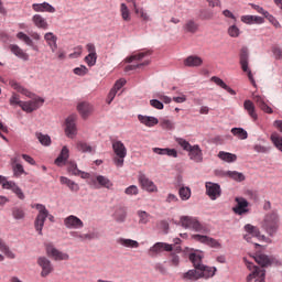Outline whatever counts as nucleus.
I'll return each instance as SVG.
<instances>
[{"label": "nucleus", "instance_id": "nucleus-2", "mask_svg": "<svg viewBox=\"0 0 282 282\" xmlns=\"http://www.w3.org/2000/svg\"><path fill=\"white\" fill-rule=\"evenodd\" d=\"M33 208H36L39 210V214L34 221V228L39 235H43V226H45V219H50V221H54V217L50 215V212L43 204H35Z\"/></svg>", "mask_w": 282, "mask_h": 282}, {"label": "nucleus", "instance_id": "nucleus-36", "mask_svg": "<svg viewBox=\"0 0 282 282\" xmlns=\"http://www.w3.org/2000/svg\"><path fill=\"white\" fill-rule=\"evenodd\" d=\"M212 82L215 83V85H218V87H221V89H225V91H228V94H230L231 96H237V91L227 86L221 78L213 76Z\"/></svg>", "mask_w": 282, "mask_h": 282}, {"label": "nucleus", "instance_id": "nucleus-56", "mask_svg": "<svg viewBox=\"0 0 282 282\" xmlns=\"http://www.w3.org/2000/svg\"><path fill=\"white\" fill-rule=\"evenodd\" d=\"M198 29L199 25L195 23V21L193 20L187 21L185 24L186 32H191L192 34H195V32H197Z\"/></svg>", "mask_w": 282, "mask_h": 282}, {"label": "nucleus", "instance_id": "nucleus-17", "mask_svg": "<svg viewBox=\"0 0 282 282\" xmlns=\"http://www.w3.org/2000/svg\"><path fill=\"white\" fill-rule=\"evenodd\" d=\"M90 184H93V186H96V184H98L101 188H108V189L113 188V182H111L109 177L102 176V175H97L93 177L90 180Z\"/></svg>", "mask_w": 282, "mask_h": 282}, {"label": "nucleus", "instance_id": "nucleus-63", "mask_svg": "<svg viewBox=\"0 0 282 282\" xmlns=\"http://www.w3.org/2000/svg\"><path fill=\"white\" fill-rule=\"evenodd\" d=\"M126 195H138L140 193V189H138V186L130 185L124 189Z\"/></svg>", "mask_w": 282, "mask_h": 282}, {"label": "nucleus", "instance_id": "nucleus-55", "mask_svg": "<svg viewBox=\"0 0 282 282\" xmlns=\"http://www.w3.org/2000/svg\"><path fill=\"white\" fill-rule=\"evenodd\" d=\"M77 150L82 151V153H91L93 148L87 142L78 141Z\"/></svg>", "mask_w": 282, "mask_h": 282}, {"label": "nucleus", "instance_id": "nucleus-31", "mask_svg": "<svg viewBox=\"0 0 282 282\" xmlns=\"http://www.w3.org/2000/svg\"><path fill=\"white\" fill-rule=\"evenodd\" d=\"M204 63V59L197 55H191L184 61L186 67H199Z\"/></svg>", "mask_w": 282, "mask_h": 282}, {"label": "nucleus", "instance_id": "nucleus-35", "mask_svg": "<svg viewBox=\"0 0 282 282\" xmlns=\"http://www.w3.org/2000/svg\"><path fill=\"white\" fill-rule=\"evenodd\" d=\"M59 182L61 184H64L65 186H67L69 188V191H72L73 193H78V191H80V187L78 186V184L65 176H61L59 177Z\"/></svg>", "mask_w": 282, "mask_h": 282}, {"label": "nucleus", "instance_id": "nucleus-1", "mask_svg": "<svg viewBox=\"0 0 282 282\" xmlns=\"http://www.w3.org/2000/svg\"><path fill=\"white\" fill-rule=\"evenodd\" d=\"M281 224V218H279V213L273 210L264 215L261 223V227L269 235V237H274L279 231V226Z\"/></svg>", "mask_w": 282, "mask_h": 282}, {"label": "nucleus", "instance_id": "nucleus-41", "mask_svg": "<svg viewBox=\"0 0 282 282\" xmlns=\"http://www.w3.org/2000/svg\"><path fill=\"white\" fill-rule=\"evenodd\" d=\"M218 158L219 160H223V162H228V163L237 162V154L229 153V152L220 151L218 153Z\"/></svg>", "mask_w": 282, "mask_h": 282}, {"label": "nucleus", "instance_id": "nucleus-37", "mask_svg": "<svg viewBox=\"0 0 282 282\" xmlns=\"http://www.w3.org/2000/svg\"><path fill=\"white\" fill-rule=\"evenodd\" d=\"M68 159H69V149H67V147H63L59 155L57 156V160H55V164L57 166H63V164H65V162H67Z\"/></svg>", "mask_w": 282, "mask_h": 282}, {"label": "nucleus", "instance_id": "nucleus-19", "mask_svg": "<svg viewBox=\"0 0 282 282\" xmlns=\"http://www.w3.org/2000/svg\"><path fill=\"white\" fill-rule=\"evenodd\" d=\"M77 111L84 120H87V118H89L94 111V106L87 101H82L77 105Z\"/></svg>", "mask_w": 282, "mask_h": 282}, {"label": "nucleus", "instance_id": "nucleus-49", "mask_svg": "<svg viewBox=\"0 0 282 282\" xmlns=\"http://www.w3.org/2000/svg\"><path fill=\"white\" fill-rule=\"evenodd\" d=\"M12 217L18 220L25 219V210L22 207H13Z\"/></svg>", "mask_w": 282, "mask_h": 282}, {"label": "nucleus", "instance_id": "nucleus-64", "mask_svg": "<svg viewBox=\"0 0 282 282\" xmlns=\"http://www.w3.org/2000/svg\"><path fill=\"white\" fill-rule=\"evenodd\" d=\"M68 172H70L72 175H80V170H78V165H76V163H69Z\"/></svg>", "mask_w": 282, "mask_h": 282}, {"label": "nucleus", "instance_id": "nucleus-40", "mask_svg": "<svg viewBox=\"0 0 282 282\" xmlns=\"http://www.w3.org/2000/svg\"><path fill=\"white\" fill-rule=\"evenodd\" d=\"M147 56H151V51H143L140 53H135L126 58V63H133V61H142V58H147Z\"/></svg>", "mask_w": 282, "mask_h": 282}, {"label": "nucleus", "instance_id": "nucleus-59", "mask_svg": "<svg viewBox=\"0 0 282 282\" xmlns=\"http://www.w3.org/2000/svg\"><path fill=\"white\" fill-rule=\"evenodd\" d=\"M175 142H177V144H178L180 147H182V149H183L184 151H187V152H188V150H191L192 147H193V145H191V143H189L188 141H186L185 139H182V138H176V139H175Z\"/></svg>", "mask_w": 282, "mask_h": 282}, {"label": "nucleus", "instance_id": "nucleus-61", "mask_svg": "<svg viewBox=\"0 0 282 282\" xmlns=\"http://www.w3.org/2000/svg\"><path fill=\"white\" fill-rule=\"evenodd\" d=\"M170 264L174 268H177L180 265V256H177V253H170Z\"/></svg>", "mask_w": 282, "mask_h": 282}, {"label": "nucleus", "instance_id": "nucleus-46", "mask_svg": "<svg viewBox=\"0 0 282 282\" xmlns=\"http://www.w3.org/2000/svg\"><path fill=\"white\" fill-rule=\"evenodd\" d=\"M226 175L227 177L235 180V182H243L246 180V176L243 175V173L237 172V171H227Z\"/></svg>", "mask_w": 282, "mask_h": 282}, {"label": "nucleus", "instance_id": "nucleus-10", "mask_svg": "<svg viewBox=\"0 0 282 282\" xmlns=\"http://www.w3.org/2000/svg\"><path fill=\"white\" fill-rule=\"evenodd\" d=\"M192 239H194V241H198V243H204L209 248H221V243L217 241V239L210 238L206 235H192Z\"/></svg>", "mask_w": 282, "mask_h": 282}, {"label": "nucleus", "instance_id": "nucleus-33", "mask_svg": "<svg viewBox=\"0 0 282 282\" xmlns=\"http://www.w3.org/2000/svg\"><path fill=\"white\" fill-rule=\"evenodd\" d=\"M113 219L118 224H123L127 220V207H118L113 213Z\"/></svg>", "mask_w": 282, "mask_h": 282}, {"label": "nucleus", "instance_id": "nucleus-57", "mask_svg": "<svg viewBox=\"0 0 282 282\" xmlns=\"http://www.w3.org/2000/svg\"><path fill=\"white\" fill-rule=\"evenodd\" d=\"M9 102L12 107L18 105L19 107H21V109H23L24 101H21V97H19L18 94H13L9 99Z\"/></svg>", "mask_w": 282, "mask_h": 282}, {"label": "nucleus", "instance_id": "nucleus-28", "mask_svg": "<svg viewBox=\"0 0 282 282\" xmlns=\"http://www.w3.org/2000/svg\"><path fill=\"white\" fill-rule=\"evenodd\" d=\"M32 22L35 28H39L40 30H47V28H50L47 20H45V18H43L41 14H34L32 17Z\"/></svg>", "mask_w": 282, "mask_h": 282}, {"label": "nucleus", "instance_id": "nucleus-32", "mask_svg": "<svg viewBox=\"0 0 282 282\" xmlns=\"http://www.w3.org/2000/svg\"><path fill=\"white\" fill-rule=\"evenodd\" d=\"M200 274V279H210L217 272V268L206 267L203 264L202 268L198 269Z\"/></svg>", "mask_w": 282, "mask_h": 282}, {"label": "nucleus", "instance_id": "nucleus-51", "mask_svg": "<svg viewBox=\"0 0 282 282\" xmlns=\"http://www.w3.org/2000/svg\"><path fill=\"white\" fill-rule=\"evenodd\" d=\"M36 138H37L39 142H41L43 144V147H50V144H52V139L47 134L37 132Z\"/></svg>", "mask_w": 282, "mask_h": 282}, {"label": "nucleus", "instance_id": "nucleus-20", "mask_svg": "<svg viewBox=\"0 0 282 282\" xmlns=\"http://www.w3.org/2000/svg\"><path fill=\"white\" fill-rule=\"evenodd\" d=\"M20 162L21 159L19 156H13L10 160L11 169L15 177H21V175H24L25 173V170L23 169V165L20 164Z\"/></svg>", "mask_w": 282, "mask_h": 282}, {"label": "nucleus", "instance_id": "nucleus-29", "mask_svg": "<svg viewBox=\"0 0 282 282\" xmlns=\"http://www.w3.org/2000/svg\"><path fill=\"white\" fill-rule=\"evenodd\" d=\"M3 188H7L9 191H12V193H15L19 199H25V194H23V191L20 189L19 185L12 182H6L3 183Z\"/></svg>", "mask_w": 282, "mask_h": 282}, {"label": "nucleus", "instance_id": "nucleus-16", "mask_svg": "<svg viewBox=\"0 0 282 282\" xmlns=\"http://www.w3.org/2000/svg\"><path fill=\"white\" fill-rule=\"evenodd\" d=\"M86 50L89 54L85 57V63L88 65V67H94V65H96V61H98L96 45H94V43H88L86 45Z\"/></svg>", "mask_w": 282, "mask_h": 282}, {"label": "nucleus", "instance_id": "nucleus-39", "mask_svg": "<svg viewBox=\"0 0 282 282\" xmlns=\"http://www.w3.org/2000/svg\"><path fill=\"white\" fill-rule=\"evenodd\" d=\"M202 259H204V256L202 253H191L189 254V261H192L195 270H199L204 264H202Z\"/></svg>", "mask_w": 282, "mask_h": 282}, {"label": "nucleus", "instance_id": "nucleus-24", "mask_svg": "<svg viewBox=\"0 0 282 282\" xmlns=\"http://www.w3.org/2000/svg\"><path fill=\"white\" fill-rule=\"evenodd\" d=\"M32 10H34V12H50L51 14H54V12H56V8L50 4V2L33 3Z\"/></svg>", "mask_w": 282, "mask_h": 282}, {"label": "nucleus", "instance_id": "nucleus-7", "mask_svg": "<svg viewBox=\"0 0 282 282\" xmlns=\"http://www.w3.org/2000/svg\"><path fill=\"white\" fill-rule=\"evenodd\" d=\"M36 263L37 265H40V268H42V271H41L42 279L50 276V274L54 272V265H52V261H50V259H47L46 257L37 258Z\"/></svg>", "mask_w": 282, "mask_h": 282}, {"label": "nucleus", "instance_id": "nucleus-44", "mask_svg": "<svg viewBox=\"0 0 282 282\" xmlns=\"http://www.w3.org/2000/svg\"><path fill=\"white\" fill-rule=\"evenodd\" d=\"M271 142L274 144L275 149L278 151H281L282 153V137L279 134V132H273L270 137Z\"/></svg>", "mask_w": 282, "mask_h": 282}, {"label": "nucleus", "instance_id": "nucleus-14", "mask_svg": "<svg viewBox=\"0 0 282 282\" xmlns=\"http://www.w3.org/2000/svg\"><path fill=\"white\" fill-rule=\"evenodd\" d=\"M64 226L68 229L80 230V228L85 227V223L77 216L70 215L64 219Z\"/></svg>", "mask_w": 282, "mask_h": 282}, {"label": "nucleus", "instance_id": "nucleus-8", "mask_svg": "<svg viewBox=\"0 0 282 282\" xmlns=\"http://www.w3.org/2000/svg\"><path fill=\"white\" fill-rule=\"evenodd\" d=\"M162 252H173V245L156 242L148 251L150 257H158Z\"/></svg>", "mask_w": 282, "mask_h": 282}, {"label": "nucleus", "instance_id": "nucleus-9", "mask_svg": "<svg viewBox=\"0 0 282 282\" xmlns=\"http://www.w3.org/2000/svg\"><path fill=\"white\" fill-rule=\"evenodd\" d=\"M44 102H45V99L41 97H36L29 101H24V104H22V111H25L26 113H32V111H36V109H41Z\"/></svg>", "mask_w": 282, "mask_h": 282}, {"label": "nucleus", "instance_id": "nucleus-22", "mask_svg": "<svg viewBox=\"0 0 282 282\" xmlns=\"http://www.w3.org/2000/svg\"><path fill=\"white\" fill-rule=\"evenodd\" d=\"M188 158L189 160H193V162H204V153L202 152V148H199L198 144L193 145L192 149L188 150Z\"/></svg>", "mask_w": 282, "mask_h": 282}, {"label": "nucleus", "instance_id": "nucleus-47", "mask_svg": "<svg viewBox=\"0 0 282 282\" xmlns=\"http://www.w3.org/2000/svg\"><path fill=\"white\" fill-rule=\"evenodd\" d=\"M120 14L121 19H123L124 21H131V11L129 10V7H127L126 3L120 4Z\"/></svg>", "mask_w": 282, "mask_h": 282}, {"label": "nucleus", "instance_id": "nucleus-54", "mask_svg": "<svg viewBox=\"0 0 282 282\" xmlns=\"http://www.w3.org/2000/svg\"><path fill=\"white\" fill-rule=\"evenodd\" d=\"M133 9L135 14H138L140 17V19H142V21H149V14H147V12H144V9H140L138 8V3H132Z\"/></svg>", "mask_w": 282, "mask_h": 282}, {"label": "nucleus", "instance_id": "nucleus-42", "mask_svg": "<svg viewBox=\"0 0 282 282\" xmlns=\"http://www.w3.org/2000/svg\"><path fill=\"white\" fill-rule=\"evenodd\" d=\"M183 279H186L187 281H197L202 279V273H199V270H189L186 273L183 274Z\"/></svg>", "mask_w": 282, "mask_h": 282}, {"label": "nucleus", "instance_id": "nucleus-13", "mask_svg": "<svg viewBox=\"0 0 282 282\" xmlns=\"http://www.w3.org/2000/svg\"><path fill=\"white\" fill-rule=\"evenodd\" d=\"M205 188H206V195H208V197L212 200H215L218 197H221V186H219V184L207 182L205 183Z\"/></svg>", "mask_w": 282, "mask_h": 282}, {"label": "nucleus", "instance_id": "nucleus-6", "mask_svg": "<svg viewBox=\"0 0 282 282\" xmlns=\"http://www.w3.org/2000/svg\"><path fill=\"white\" fill-rule=\"evenodd\" d=\"M46 254L51 259H54V261H69V254L63 253V251H59L54 247L52 243H46Z\"/></svg>", "mask_w": 282, "mask_h": 282}, {"label": "nucleus", "instance_id": "nucleus-58", "mask_svg": "<svg viewBox=\"0 0 282 282\" xmlns=\"http://www.w3.org/2000/svg\"><path fill=\"white\" fill-rule=\"evenodd\" d=\"M73 73L76 76H87V74H89V68L85 65H80L79 67L74 68Z\"/></svg>", "mask_w": 282, "mask_h": 282}, {"label": "nucleus", "instance_id": "nucleus-21", "mask_svg": "<svg viewBox=\"0 0 282 282\" xmlns=\"http://www.w3.org/2000/svg\"><path fill=\"white\" fill-rule=\"evenodd\" d=\"M44 41L48 45L51 52L54 54L58 50V37L52 32L44 34Z\"/></svg>", "mask_w": 282, "mask_h": 282}, {"label": "nucleus", "instance_id": "nucleus-15", "mask_svg": "<svg viewBox=\"0 0 282 282\" xmlns=\"http://www.w3.org/2000/svg\"><path fill=\"white\" fill-rule=\"evenodd\" d=\"M139 184L143 191H148V193H158V186L153 181L148 178L144 174L139 175Z\"/></svg>", "mask_w": 282, "mask_h": 282}, {"label": "nucleus", "instance_id": "nucleus-62", "mask_svg": "<svg viewBox=\"0 0 282 282\" xmlns=\"http://www.w3.org/2000/svg\"><path fill=\"white\" fill-rule=\"evenodd\" d=\"M161 127L162 129H167L169 131H171L172 129H175V124L173 123V121L169 119L161 120Z\"/></svg>", "mask_w": 282, "mask_h": 282}, {"label": "nucleus", "instance_id": "nucleus-48", "mask_svg": "<svg viewBox=\"0 0 282 282\" xmlns=\"http://www.w3.org/2000/svg\"><path fill=\"white\" fill-rule=\"evenodd\" d=\"M73 237H76L77 239L82 241H91V239H96V235L94 234H80L78 231L72 232Z\"/></svg>", "mask_w": 282, "mask_h": 282}, {"label": "nucleus", "instance_id": "nucleus-12", "mask_svg": "<svg viewBox=\"0 0 282 282\" xmlns=\"http://www.w3.org/2000/svg\"><path fill=\"white\" fill-rule=\"evenodd\" d=\"M236 206L232 208V212L235 215H247V213H250V209L248 207L250 206V203L247 202L243 197H236L235 198Z\"/></svg>", "mask_w": 282, "mask_h": 282}, {"label": "nucleus", "instance_id": "nucleus-43", "mask_svg": "<svg viewBox=\"0 0 282 282\" xmlns=\"http://www.w3.org/2000/svg\"><path fill=\"white\" fill-rule=\"evenodd\" d=\"M0 252H3L8 259L17 258L14 252H12V250H10V247H8V245H6V242L1 238H0Z\"/></svg>", "mask_w": 282, "mask_h": 282}, {"label": "nucleus", "instance_id": "nucleus-18", "mask_svg": "<svg viewBox=\"0 0 282 282\" xmlns=\"http://www.w3.org/2000/svg\"><path fill=\"white\" fill-rule=\"evenodd\" d=\"M265 282V269L253 265V271L247 276V282Z\"/></svg>", "mask_w": 282, "mask_h": 282}, {"label": "nucleus", "instance_id": "nucleus-3", "mask_svg": "<svg viewBox=\"0 0 282 282\" xmlns=\"http://www.w3.org/2000/svg\"><path fill=\"white\" fill-rule=\"evenodd\" d=\"M112 151L115 156L112 162L117 169H122L124 166V159L127 158V147L120 140H112Z\"/></svg>", "mask_w": 282, "mask_h": 282}, {"label": "nucleus", "instance_id": "nucleus-34", "mask_svg": "<svg viewBox=\"0 0 282 282\" xmlns=\"http://www.w3.org/2000/svg\"><path fill=\"white\" fill-rule=\"evenodd\" d=\"M117 243L123 248H140V242L133 239L118 238Z\"/></svg>", "mask_w": 282, "mask_h": 282}, {"label": "nucleus", "instance_id": "nucleus-30", "mask_svg": "<svg viewBox=\"0 0 282 282\" xmlns=\"http://www.w3.org/2000/svg\"><path fill=\"white\" fill-rule=\"evenodd\" d=\"M138 120L141 122V124H144L145 127H155L160 122L158 118L155 117H149L143 115H138Z\"/></svg>", "mask_w": 282, "mask_h": 282}, {"label": "nucleus", "instance_id": "nucleus-4", "mask_svg": "<svg viewBox=\"0 0 282 282\" xmlns=\"http://www.w3.org/2000/svg\"><path fill=\"white\" fill-rule=\"evenodd\" d=\"M181 226L183 228H191L192 230H195V232H202L203 235H208V232H210L206 226L197 220V218L191 216H182Z\"/></svg>", "mask_w": 282, "mask_h": 282}, {"label": "nucleus", "instance_id": "nucleus-52", "mask_svg": "<svg viewBox=\"0 0 282 282\" xmlns=\"http://www.w3.org/2000/svg\"><path fill=\"white\" fill-rule=\"evenodd\" d=\"M17 39H19V41H23V43H25V45H29V47L34 46V41H32L28 34L23 33V32H19L17 34Z\"/></svg>", "mask_w": 282, "mask_h": 282}, {"label": "nucleus", "instance_id": "nucleus-38", "mask_svg": "<svg viewBox=\"0 0 282 282\" xmlns=\"http://www.w3.org/2000/svg\"><path fill=\"white\" fill-rule=\"evenodd\" d=\"M245 230L248 232V235H245L246 241H250L251 237H259L261 235L259 229L250 224L245 226Z\"/></svg>", "mask_w": 282, "mask_h": 282}, {"label": "nucleus", "instance_id": "nucleus-45", "mask_svg": "<svg viewBox=\"0 0 282 282\" xmlns=\"http://www.w3.org/2000/svg\"><path fill=\"white\" fill-rule=\"evenodd\" d=\"M231 133L236 138H239V140H248V131H246L243 128H232Z\"/></svg>", "mask_w": 282, "mask_h": 282}, {"label": "nucleus", "instance_id": "nucleus-50", "mask_svg": "<svg viewBox=\"0 0 282 282\" xmlns=\"http://www.w3.org/2000/svg\"><path fill=\"white\" fill-rule=\"evenodd\" d=\"M227 34L231 37V39H239L240 34H241V30L238 29V26L236 24H231L228 30H227Z\"/></svg>", "mask_w": 282, "mask_h": 282}, {"label": "nucleus", "instance_id": "nucleus-53", "mask_svg": "<svg viewBox=\"0 0 282 282\" xmlns=\"http://www.w3.org/2000/svg\"><path fill=\"white\" fill-rule=\"evenodd\" d=\"M178 195L183 202H187V199H191V188L189 187H181L178 189Z\"/></svg>", "mask_w": 282, "mask_h": 282}, {"label": "nucleus", "instance_id": "nucleus-27", "mask_svg": "<svg viewBox=\"0 0 282 282\" xmlns=\"http://www.w3.org/2000/svg\"><path fill=\"white\" fill-rule=\"evenodd\" d=\"M254 261H257L258 265H261V268H268V265H272L274 259L265 256L264 253H258L254 257Z\"/></svg>", "mask_w": 282, "mask_h": 282}, {"label": "nucleus", "instance_id": "nucleus-25", "mask_svg": "<svg viewBox=\"0 0 282 282\" xmlns=\"http://www.w3.org/2000/svg\"><path fill=\"white\" fill-rule=\"evenodd\" d=\"M253 101L256 102L257 107L264 111V113H274L272 108L265 104V99L259 95L253 96Z\"/></svg>", "mask_w": 282, "mask_h": 282}, {"label": "nucleus", "instance_id": "nucleus-11", "mask_svg": "<svg viewBox=\"0 0 282 282\" xmlns=\"http://www.w3.org/2000/svg\"><path fill=\"white\" fill-rule=\"evenodd\" d=\"M76 120H78L77 115H70L66 120H65V133L67 138H74L77 133L76 129Z\"/></svg>", "mask_w": 282, "mask_h": 282}, {"label": "nucleus", "instance_id": "nucleus-5", "mask_svg": "<svg viewBox=\"0 0 282 282\" xmlns=\"http://www.w3.org/2000/svg\"><path fill=\"white\" fill-rule=\"evenodd\" d=\"M249 54H248V47H242L240 50V66L242 72L248 75V78L252 85H254V76H252V70L248 67L249 63Z\"/></svg>", "mask_w": 282, "mask_h": 282}, {"label": "nucleus", "instance_id": "nucleus-23", "mask_svg": "<svg viewBox=\"0 0 282 282\" xmlns=\"http://www.w3.org/2000/svg\"><path fill=\"white\" fill-rule=\"evenodd\" d=\"M243 109L247 111L248 116L251 118V120H253V122L259 120V115H257V107H254V102H252V100H245Z\"/></svg>", "mask_w": 282, "mask_h": 282}, {"label": "nucleus", "instance_id": "nucleus-26", "mask_svg": "<svg viewBox=\"0 0 282 282\" xmlns=\"http://www.w3.org/2000/svg\"><path fill=\"white\" fill-rule=\"evenodd\" d=\"M9 50L17 56L18 58H21L22 61H30V55L23 51V48H20L17 44H11L9 46Z\"/></svg>", "mask_w": 282, "mask_h": 282}, {"label": "nucleus", "instance_id": "nucleus-60", "mask_svg": "<svg viewBox=\"0 0 282 282\" xmlns=\"http://www.w3.org/2000/svg\"><path fill=\"white\" fill-rule=\"evenodd\" d=\"M138 216H139V221L140 224H149L150 219H151V215H149V213L147 212H138Z\"/></svg>", "mask_w": 282, "mask_h": 282}]
</instances>
